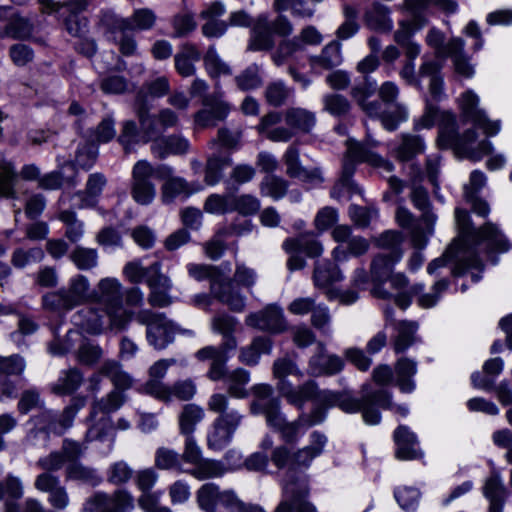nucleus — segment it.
I'll return each instance as SVG.
<instances>
[{"instance_id": "obj_1", "label": "nucleus", "mask_w": 512, "mask_h": 512, "mask_svg": "<svg viewBox=\"0 0 512 512\" xmlns=\"http://www.w3.org/2000/svg\"><path fill=\"white\" fill-rule=\"evenodd\" d=\"M122 288V284L116 278L101 279L91 293V301L101 306L107 321L95 309L85 308L74 316L75 323L93 335L102 333L105 323L109 330L116 333L126 330L134 318V312L124 307Z\"/></svg>"}, {"instance_id": "obj_2", "label": "nucleus", "mask_w": 512, "mask_h": 512, "mask_svg": "<svg viewBox=\"0 0 512 512\" xmlns=\"http://www.w3.org/2000/svg\"><path fill=\"white\" fill-rule=\"evenodd\" d=\"M251 393L254 397L250 404L251 413L264 415L267 425L277 431L287 444L297 443L309 427L321 423L325 418L322 409L318 408L309 415H301L289 422L281 412L280 399L273 396L271 385L256 384L252 386Z\"/></svg>"}, {"instance_id": "obj_3", "label": "nucleus", "mask_w": 512, "mask_h": 512, "mask_svg": "<svg viewBox=\"0 0 512 512\" xmlns=\"http://www.w3.org/2000/svg\"><path fill=\"white\" fill-rule=\"evenodd\" d=\"M437 119H439L437 143L440 148H450L459 157L473 161L482 159L492 151L490 141L477 142V133L472 128L459 134L455 115L448 111L439 113L437 108L431 105L426 107L424 114L415 123V128H431Z\"/></svg>"}, {"instance_id": "obj_4", "label": "nucleus", "mask_w": 512, "mask_h": 512, "mask_svg": "<svg viewBox=\"0 0 512 512\" xmlns=\"http://www.w3.org/2000/svg\"><path fill=\"white\" fill-rule=\"evenodd\" d=\"M207 408L218 415L207 431V446L212 450H222L233 440L245 415L242 410L230 407L228 395L224 393H213L207 400Z\"/></svg>"}, {"instance_id": "obj_5", "label": "nucleus", "mask_w": 512, "mask_h": 512, "mask_svg": "<svg viewBox=\"0 0 512 512\" xmlns=\"http://www.w3.org/2000/svg\"><path fill=\"white\" fill-rule=\"evenodd\" d=\"M410 200L414 207L421 211V217L417 221L410 210L398 207L395 218L399 226L409 230L411 244L414 248L424 249L429 237L434 233L437 216L431 210V202L428 192L420 186H413Z\"/></svg>"}, {"instance_id": "obj_6", "label": "nucleus", "mask_w": 512, "mask_h": 512, "mask_svg": "<svg viewBox=\"0 0 512 512\" xmlns=\"http://www.w3.org/2000/svg\"><path fill=\"white\" fill-rule=\"evenodd\" d=\"M455 220L459 229V237L453 243H457L459 248L475 251L474 246L480 243H486L492 251L506 252L510 248L509 241L495 224L487 222L475 230L472 227L469 213L461 208H456Z\"/></svg>"}, {"instance_id": "obj_7", "label": "nucleus", "mask_w": 512, "mask_h": 512, "mask_svg": "<svg viewBox=\"0 0 512 512\" xmlns=\"http://www.w3.org/2000/svg\"><path fill=\"white\" fill-rule=\"evenodd\" d=\"M327 444V437L319 432L313 431L309 436V444L294 451L289 450L285 445H280L273 449L271 461L278 468H288L290 477H296L297 471L308 469L313 460L319 457Z\"/></svg>"}, {"instance_id": "obj_8", "label": "nucleus", "mask_w": 512, "mask_h": 512, "mask_svg": "<svg viewBox=\"0 0 512 512\" xmlns=\"http://www.w3.org/2000/svg\"><path fill=\"white\" fill-rule=\"evenodd\" d=\"M376 90V82L365 78L364 82L351 89V97L360 108L370 117H381L384 128L388 131L395 130L399 123L407 119V109L403 105H396L393 113L381 114V103L377 100L368 101Z\"/></svg>"}, {"instance_id": "obj_9", "label": "nucleus", "mask_w": 512, "mask_h": 512, "mask_svg": "<svg viewBox=\"0 0 512 512\" xmlns=\"http://www.w3.org/2000/svg\"><path fill=\"white\" fill-rule=\"evenodd\" d=\"M347 151L342 165V181H348L355 172L356 164L366 162L372 166L383 168L387 172L393 170V164L378 154L371 151V147H376L378 143L368 139L366 143L355 140H347Z\"/></svg>"}, {"instance_id": "obj_10", "label": "nucleus", "mask_w": 512, "mask_h": 512, "mask_svg": "<svg viewBox=\"0 0 512 512\" xmlns=\"http://www.w3.org/2000/svg\"><path fill=\"white\" fill-rule=\"evenodd\" d=\"M309 481L307 476L290 477L282 488V500L275 512H318L316 506L309 501Z\"/></svg>"}, {"instance_id": "obj_11", "label": "nucleus", "mask_w": 512, "mask_h": 512, "mask_svg": "<svg viewBox=\"0 0 512 512\" xmlns=\"http://www.w3.org/2000/svg\"><path fill=\"white\" fill-rule=\"evenodd\" d=\"M136 321L147 327V340L156 349H164L173 341L177 332L176 325L168 320L164 314L154 313L149 309L134 313Z\"/></svg>"}, {"instance_id": "obj_12", "label": "nucleus", "mask_w": 512, "mask_h": 512, "mask_svg": "<svg viewBox=\"0 0 512 512\" xmlns=\"http://www.w3.org/2000/svg\"><path fill=\"white\" fill-rule=\"evenodd\" d=\"M84 398H74L71 404L67 406L59 418L52 410H44L36 416L37 424L41 425L38 429H33L29 432V439L36 438L38 434L44 433L46 438L49 432L62 434L65 430L70 428L73 424L74 418L78 411L84 406Z\"/></svg>"}, {"instance_id": "obj_13", "label": "nucleus", "mask_w": 512, "mask_h": 512, "mask_svg": "<svg viewBox=\"0 0 512 512\" xmlns=\"http://www.w3.org/2000/svg\"><path fill=\"white\" fill-rule=\"evenodd\" d=\"M196 498L199 507L205 512H229L240 505V500L233 491H220L214 483L202 485L196 493Z\"/></svg>"}, {"instance_id": "obj_14", "label": "nucleus", "mask_w": 512, "mask_h": 512, "mask_svg": "<svg viewBox=\"0 0 512 512\" xmlns=\"http://www.w3.org/2000/svg\"><path fill=\"white\" fill-rule=\"evenodd\" d=\"M196 498L199 507L205 512H229L240 505V500L233 491H220L214 483L202 485L196 493Z\"/></svg>"}, {"instance_id": "obj_15", "label": "nucleus", "mask_w": 512, "mask_h": 512, "mask_svg": "<svg viewBox=\"0 0 512 512\" xmlns=\"http://www.w3.org/2000/svg\"><path fill=\"white\" fill-rule=\"evenodd\" d=\"M450 260H455L456 264L453 270L455 275L463 274L467 269L482 270V262L475 251H467L458 247L457 243H452L444 252L443 256L431 261L427 266V272L433 274L438 268L443 267Z\"/></svg>"}, {"instance_id": "obj_16", "label": "nucleus", "mask_w": 512, "mask_h": 512, "mask_svg": "<svg viewBox=\"0 0 512 512\" xmlns=\"http://www.w3.org/2000/svg\"><path fill=\"white\" fill-rule=\"evenodd\" d=\"M458 103L463 119L482 129L487 136H494L500 131V122L491 121L484 111L478 108L479 97L472 90L462 93Z\"/></svg>"}, {"instance_id": "obj_17", "label": "nucleus", "mask_w": 512, "mask_h": 512, "mask_svg": "<svg viewBox=\"0 0 512 512\" xmlns=\"http://www.w3.org/2000/svg\"><path fill=\"white\" fill-rule=\"evenodd\" d=\"M322 40L323 37L317 28L309 25L303 28L298 36L280 42L272 55V60L277 66H281L294 53L302 51L305 45H319Z\"/></svg>"}, {"instance_id": "obj_18", "label": "nucleus", "mask_w": 512, "mask_h": 512, "mask_svg": "<svg viewBox=\"0 0 512 512\" xmlns=\"http://www.w3.org/2000/svg\"><path fill=\"white\" fill-rule=\"evenodd\" d=\"M154 174L152 165L145 161H138L132 170L131 195L140 205L150 204L155 197V187L151 182Z\"/></svg>"}, {"instance_id": "obj_19", "label": "nucleus", "mask_w": 512, "mask_h": 512, "mask_svg": "<svg viewBox=\"0 0 512 512\" xmlns=\"http://www.w3.org/2000/svg\"><path fill=\"white\" fill-rule=\"evenodd\" d=\"M245 324L272 333L282 332L286 327L283 312L276 305H268L261 311L250 313L245 318Z\"/></svg>"}, {"instance_id": "obj_20", "label": "nucleus", "mask_w": 512, "mask_h": 512, "mask_svg": "<svg viewBox=\"0 0 512 512\" xmlns=\"http://www.w3.org/2000/svg\"><path fill=\"white\" fill-rule=\"evenodd\" d=\"M34 486L38 491L49 494L48 501L55 509L64 510L68 507L70 498L58 476L41 473L35 478Z\"/></svg>"}, {"instance_id": "obj_21", "label": "nucleus", "mask_w": 512, "mask_h": 512, "mask_svg": "<svg viewBox=\"0 0 512 512\" xmlns=\"http://www.w3.org/2000/svg\"><path fill=\"white\" fill-rule=\"evenodd\" d=\"M175 363V359H161L156 361L149 368V379L142 386V391L155 399H168V385L162 380L165 377L168 368Z\"/></svg>"}, {"instance_id": "obj_22", "label": "nucleus", "mask_w": 512, "mask_h": 512, "mask_svg": "<svg viewBox=\"0 0 512 512\" xmlns=\"http://www.w3.org/2000/svg\"><path fill=\"white\" fill-rule=\"evenodd\" d=\"M344 362L337 355H329L326 353L322 343L317 346V352L309 360V374L313 376L333 375L343 369Z\"/></svg>"}, {"instance_id": "obj_23", "label": "nucleus", "mask_w": 512, "mask_h": 512, "mask_svg": "<svg viewBox=\"0 0 512 512\" xmlns=\"http://www.w3.org/2000/svg\"><path fill=\"white\" fill-rule=\"evenodd\" d=\"M273 45L269 18L266 14H261L256 18L251 29L247 49L249 51H264L271 49Z\"/></svg>"}, {"instance_id": "obj_24", "label": "nucleus", "mask_w": 512, "mask_h": 512, "mask_svg": "<svg viewBox=\"0 0 512 512\" xmlns=\"http://www.w3.org/2000/svg\"><path fill=\"white\" fill-rule=\"evenodd\" d=\"M279 393L288 403L302 407L306 401L315 399L317 385L314 381H307L300 386H293L289 381L278 383Z\"/></svg>"}, {"instance_id": "obj_25", "label": "nucleus", "mask_w": 512, "mask_h": 512, "mask_svg": "<svg viewBox=\"0 0 512 512\" xmlns=\"http://www.w3.org/2000/svg\"><path fill=\"white\" fill-rule=\"evenodd\" d=\"M403 256V250L377 254L370 266L372 280L375 283H384L392 275L394 266Z\"/></svg>"}, {"instance_id": "obj_26", "label": "nucleus", "mask_w": 512, "mask_h": 512, "mask_svg": "<svg viewBox=\"0 0 512 512\" xmlns=\"http://www.w3.org/2000/svg\"><path fill=\"white\" fill-rule=\"evenodd\" d=\"M24 495V487L20 478L7 475L4 481H0V500H4V512H21L17 503Z\"/></svg>"}, {"instance_id": "obj_27", "label": "nucleus", "mask_w": 512, "mask_h": 512, "mask_svg": "<svg viewBox=\"0 0 512 512\" xmlns=\"http://www.w3.org/2000/svg\"><path fill=\"white\" fill-rule=\"evenodd\" d=\"M211 295L233 312L240 313L245 310L246 297L230 283H225L223 279L218 285L211 286Z\"/></svg>"}, {"instance_id": "obj_28", "label": "nucleus", "mask_w": 512, "mask_h": 512, "mask_svg": "<svg viewBox=\"0 0 512 512\" xmlns=\"http://www.w3.org/2000/svg\"><path fill=\"white\" fill-rule=\"evenodd\" d=\"M397 445L396 456L402 460H412L421 456L416 435L407 426H399L394 432Z\"/></svg>"}, {"instance_id": "obj_29", "label": "nucleus", "mask_w": 512, "mask_h": 512, "mask_svg": "<svg viewBox=\"0 0 512 512\" xmlns=\"http://www.w3.org/2000/svg\"><path fill=\"white\" fill-rule=\"evenodd\" d=\"M431 3L449 13L454 12L457 8L454 0H404L403 7L412 15L416 29H421L426 25L427 21L421 12Z\"/></svg>"}, {"instance_id": "obj_30", "label": "nucleus", "mask_w": 512, "mask_h": 512, "mask_svg": "<svg viewBox=\"0 0 512 512\" xmlns=\"http://www.w3.org/2000/svg\"><path fill=\"white\" fill-rule=\"evenodd\" d=\"M363 18L365 25L371 30L387 33L393 28L389 8L379 2H374L366 9Z\"/></svg>"}, {"instance_id": "obj_31", "label": "nucleus", "mask_w": 512, "mask_h": 512, "mask_svg": "<svg viewBox=\"0 0 512 512\" xmlns=\"http://www.w3.org/2000/svg\"><path fill=\"white\" fill-rule=\"evenodd\" d=\"M201 59V52L192 43L183 44L174 57L175 69L182 77L193 76L196 72L194 64Z\"/></svg>"}, {"instance_id": "obj_32", "label": "nucleus", "mask_w": 512, "mask_h": 512, "mask_svg": "<svg viewBox=\"0 0 512 512\" xmlns=\"http://www.w3.org/2000/svg\"><path fill=\"white\" fill-rule=\"evenodd\" d=\"M188 149V140L179 135L159 137L151 145L152 153L158 158H164L169 154H184Z\"/></svg>"}, {"instance_id": "obj_33", "label": "nucleus", "mask_w": 512, "mask_h": 512, "mask_svg": "<svg viewBox=\"0 0 512 512\" xmlns=\"http://www.w3.org/2000/svg\"><path fill=\"white\" fill-rule=\"evenodd\" d=\"M272 350V341L268 337L258 336L252 342L240 349L239 361L248 366L258 364L262 354H270Z\"/></svg>"}, {"instance_id": "obj_34", "label": "nucleus", "mask_w": 512, "mask_h": 512, "mask_svg": "<svg viewBox=\"0 0 512 512\" xmlns=\"http://www.w3.org/2000/svg\"><path fill=\"white\" fill-rule=\"evenodd\" d=\"M156 18V14L151 9L140 8L136 9L128 18L117 19L116 27L140 31L150 30L155 25Z\"/></svg>"}, {"instance_id": "obj_35", "label": "nucleus", "mask_w": 512, "mask_h": 512, "mask_svg": "<svg viewBox=\"0 0 512 512\" xmlns=\"http://www.w3.org/2000/svg\"><path fill=\"white\" fill-rule=\"evenodd\" d=\"M344 278L339 267L328 261H318L315 263L313 281L317 288H327L330 285L342 281Z\"/></svg>"}, {"instance_id": "obj_36", "label": "nucleus", "mask_w": 512, "mask_h": 512, "mask_svg": "<svg viewBox=\"0 0 512 512\" xmlns=\"http://www.w3.org/2000/svg\"><path fill=\"white\" fill-rule=\"evenodd\" d=\"M90 284L87 277L76 275L70 280L69 288L64 289V295L70 308L91 301V293H89Z\"/></svg>"}, {"instance_id": "obj_37", "label": "nucleus", "mask_w": 512, "mask_h": 512, "mask_svg": "<svg viewBox=\"0 0 512 512\" xmlns=\"http://www.w3.org/2000/svg\"><path fill=\"white\" fill-rule=\"evenodd\" d=\"M283 249L287 253H305L308 257H319L323 252L321 243L311 236L301 235L284 241Z\"/></svg>"}, {"instance_id": "obj_38", "label": "nucleus", "mask_w": 512, "mask_h": 512, "mask_svg": "<svg viewBox=\"0 0 512 512\" xmlns=\"http://www.w3.org/2000/svg\"><path fill=\"white\" fill-rule=\"evenodd\" d=\"M465 42L461 38H452L448 41V55L453 59L455 71L463 77L470 78L474 74L473 66L464 54Z\"/></svg>"}, {"instance_id": "obj_39", "label": "nucleus", "mask_w": 512, "mask_h": 512, "mask_svg": "<svg viewBox=\"0 0 512 512\" xmlns=\"http://www.w3.org/2000/svg\"><path fill=\"white\" fill-rule=\"evenodd\" d=\"M396 385L403 393H411L415 389L413 376L417 373V364L413 360L401 357L395 363Z\"/></svg>"}, {"instance_id": "obj_40", "label": "nucleus", "mask_w": 512, "mask_h": 512, "mask_svg": "<svg viewBox=\"0 0 512 512\" xmlns=\"http://www.w3.org/2000/svg\"><path fill=\"white\" fill-rule=\"evenodd\" d=\"M83 374L77 368L61 372L59 378L51 385V392L58 396L71 395L81 386Z\"/></svg>"}, {"instance_id": "obj_41", "label": "nucleus", "mask_w": 512, "mask_h": 512, "mask_svg": "<svg viewBox=\"0 0 512 512\" xmlns=\"http://www.w3.org/2000/svg\"><path fill=\"white\" fill-rule=\"evenodd\" d=\"M204 417L205 411L201 406L194 403L184 405L178 416L180 433L192 436L196 426L203 421Z\"/></svg>"}, {"instance_id": "obj_42", "label": "nucleus", "mask_w": 512, "mask_h": 512, "mask_svg": "<svg viewBox=\"0 0 512 512\" xmlns=\"http://www.w3.org/2000/svg\"><path fill=\"white\" fill-rule=\"evenodd\" d=\"M342 61L341 44L338 41L328 43L319 55L310 58V64L313 67L318 66L325 70L339 66Z\"/></svg>"}, {"instance_id": "obj_43", "label": "nucleus", "mask_w": 512, "mask_h": 512, "mask_svg": "<svg viewBox=\"0 0 512 512\" xmlns=\"http://www.w3.org/2000/svg\"><path fill=\"white\" fill-rule=\"evenodd\" d=\"M484 495L490 502L489 512H502L506 489L498 474H492L484 486Z\"/></svg>"}, {"instance_id": "obj_44", "label": "nucleus", "mask_w": 512, "mask_h": 512, "mask_svg": "<svg viewBox=\"0 0 512 512\" xmlns=\"http://www.w3.org/2000/svg\"><path fill=\"white\" fill-rule=\"evenodd\" d=\"M107 184V178L104 174L96 172L89 175L84 191L80 192L83 206L93 207L98 200Z\"/></svg>"}, {"instance_id": "obj_45", "label": "nucleus", "mask_w": 512, "mask_h": 512, "mask_svg": "<svg viewBox=\"0 0 512 512\" xmlns=\"http://www.w3.org/2000/svg\"><path fill=\"white\" fill-rule=\"evenodd\" d=\"M100 374L108 377L115 387L114 390L120 392L131 388L133 384L131 376L123 371L121 365L114 360L105 361L100 368Z\"/></svg>"}, {"instance_id": "obj_46", "label": "nucleus", "mask_w": 512, "mask_h": 512, "mask_svg": "<svg viewBox=\"0 0 512 512\" xmlns=\"http://www.w3.org/2000/svg\"><path fill=\"white\" fill-rule=\"evenodd\" d=\"M65 477L67 480L79 481L93 487L102 482V477L96 469L86 466L79 461L68 464L65 469Z\"/></svg>"}, {"instance_id": "obj_47", "label": "nucleus", "mask_w": 512, "mask_h": 512, "mask_svg": "<svg viewBox=\"0 0 512 512\" xmlns=\"http://www.w3.org/2000/svg\"><path fill=\"white\" fill-rule=\"evenodd\" d=\"M124 402V394L120 391L112 390L106 396L92 402L91 419H94L98 414L109 416L110 413L117 411Z\"/></svg>"}, {"instance_id": "obj_48", "label": "nucleus", "mask_w": 512, "mask_h": 512, "mask_svg": "<svg viewBox=\"0 0 512 512\" xmlns=\"http://www.w3.org/2000/svg\"><path fill=\"white\" fill-rule=\"evenodd\" d=\"M224 380L227 383L228 395L237 399H244L248 396L246 385L250 381V373L247 370L237 368L229 372Z\"/></svg>"}, {"instance_id": "obj_49", "label": "nucleus", "mask_w": 512, "mask_h": 512, "mask_svg": "<svg viewBox=\"0 0 512 512\" xmlns=\"http://www.w3.org/2000/svg\"><path fill=\"white\" fill-rule=\"evenodd\" d=\"M418 329V325L415 322L411 321H401L397 325L398 334L394 339L393 348L395 353H403L410 346H412L417 338L416 331Z\"/></svg>"}, {"instance_id": "obj_50", "label": "nucleus", "mask_w": 512, "mask_h": 512, "mask_svg": "<svg viewBox=\"0 0 512 512\" xmlns=\"http://www.w3.org/2000/svg\"><path fill=\"white\" fill-rule=\"evenodd\" d=\"M195 191L183 178L171 177L162 186V201L171 203L177 197L187 198Z\"/></svg>"}, {"instance_id": "obj_51", "label": "nucleus", "mask_w": 512, "mask_h": 512, "mask_svg": "<svg viewBox=\"0 0 512 512\" xmlns=\"http://www.w3.org/2000/svg\"><path fill=\"white\" fill-rule=\"evenodd\" d=\"M287 125L303 132H309L315 125V115L302 108H289L285 112Z\"/></svg>"}, {"instance_id": "obj_52", "label": "nucleus", "mask_w": 512, "mask_h": 512, "mask_svg": "<svg viewBox=\"0 0 512 512\" xmlns=\"http://www.w3.org/2000/svg\"><path fill=\"white\" fill-rule=\"evenodd\" d=\"M424 151L423 140L419 136L404 134L395 156L400 161H408Z\"/></svg>"}, {"instance_id": "obj_53", "label": "nucleus", "mask_w": 512, "mask_h": 512, "mask_svg": "<svg viewBox=\"0 0 512 512\" xmlns=\"http://www.w3.org/2000/svg\"><path fill=\"white\" fill-rule=\"evenodd\" d=\"M225 471L226 469L220 461L202 458L197 465L186 472L198 480H205L220 477Z\"/></svg>"}, {"instance_id": "obj_54", "label": "nucleus", "mask_w": 512, "mask_h": 512, "mask_svg": "<svg viewBox=\"0 0 512 512\" xmlns=\"http://www.w3.org/2000/svg\"><path fill=\"white\" fill-rule=\"evenodd\" d=\"M150 109L151 107L144 97L139 95L136 101V114L145 137L144 142H148L156 133L155 121L149 113Z\"/></svg>"}, {"instance_id": "obj_55", "label": "nucleus", "mask_w": 512, "mask_h": 512, "mask_svg": "<svg viewBox=\"0 0 512 512\" xmlns=\"http://www.w3.org/2000/svg\"><path fill=\"white\" fill-rule=\"evenodd\" d=\"M370 244L368 240L361 236H354L349 239L347 243V250H345L342 246H337L333 252V259L337 262L347 260V253L358 257L365 254L369 250Z\"/></svg>"}, {"instance_id": "obj_56", "label": "nucleus", "mask_w": 512, "mask_h": 512, "mask_svg": "<svg viewBox=\"0 0 512 512\" xmlns=\"http://www.w3.org/2000/svg\"><path fill=\"white\" fill-rule=\"evenodd\" d=\"M33 31L32 23L20 15H14L5 29L0 32V38L12 37L15 39L27 38Z\"/></svg>"}, {"instance_id": "obj_57", "label": "nucleus", "mask_w": 512, "mask_h": 512, "mask_svg": "<svg viewBox=\"0 0 512 512\" xmlns=\"http://www.w3.org/2000/svg\"><path fill=\"white\" fill-rule=\"evenodd\" d=\"M343 15L345 21L337 29L336 36L340 40H347L359 31L360 26L357 22L358 10L349 4H345L343 6Z\"/></svg>"}, {"instance_id": "obj_58", "label": "nucleus", "mask_w": 512, "mask_h": 512, "mask_svg": "<svg viewBox=\"0 0 512 512\" xmlns=\"http://www.w3.org/2000/svg\"><path fill=\"white\" fill-rule=\"evenodd\" d=\"M230 157L212 155L207 159L205 168V182L210 185H216L222 178V172L225 167L231 165Z\"/></svg>"}, {"instance_id": "obj_59", "label": "nucleus", "mask_w": 512, "mask_h": 512, "mask_svg": "<svg viewBox=\"0 0 512 512\" xmlns=\"http://www.w3.org/2000/svg\"><path fill=\"white\" fill-rule=\"evenodd\" d=\"M273 376L279 380V383L287 381L286 377L289 375L301 377L303 374L298 368L295 360L289 354L277 358L272 366Z\"/></svg>"}, {"instance_id": "obj_60", "label": "nucleus", "mask_w": 512, "mask_h": 512, "mask_svg": "<svg viewBox=\"0 0 512 512\" xmlns=\"http://www.w3.org/2000/svg\"><path fill=\"white\" fill-rule=\"evenodd\" d=\"M187 271L189 276L197 281L210 280V287L213 284L218 285L222 280V273L212 265L190 263L187 265Z\"/></svg>"}, {"instance_id": "obj_61", "label": "nucleus", "mask_w": 512, "mask_h": 512, "mask_svg": "<svg viewBox=\"0 0 512 512\" xmlns=\"http://www.w3.org/2000/svg\"><path fill=\"white\" fill-rule=\"evenodd\" d=\"M17 174L10 162L0 163V196L5 198H15V182Z\"/></svg>"}, {"instance_id": "obj_62", "label": "nucleus", "mask_w": 512, "mask_h": 512, "mask_svg": "<svg viewBox=\"0 0 512 512\" xmlns=\"http://www.w3.org/2000/svg\"><path fill=\"white\" fill-rule=\"evenodd\" d=\"M154 465L160 470H178L185 472L181 468L179 454L169 448L160 447L155 452Z\"/></svg>"}, {"instance_id": "obj_63", "label": "nucleus", "mask_w": 512, "mask_h": 512, "mask_svg": "<svg viewBox=\"0 0 512 512\" xmlns=\"http://www.w3.org/2000/svg\"><path fill=\"white\" fill-rule=\"evenodd\" d=\"M324 111L334 117H342L349 113L351 105L348 99L340 94L329 93L323 97Z\"/></svg>"}, {"instance_id": "obj_64", "label": "nucleus", "mask_w": 512, "mask_h": 512, "mask_svg": "<svg viewBox=\"0 0 512 512\" xmlns=\"http://www.w3.org/2000/svg\"><path fill=\"white\" fill-rule=\"evenodd\" d=\"M288 183L281 177L267 175L260 184L263 195L270 196L275 200L281 199L287 193Z\"/></svg>"}]
</instances>
